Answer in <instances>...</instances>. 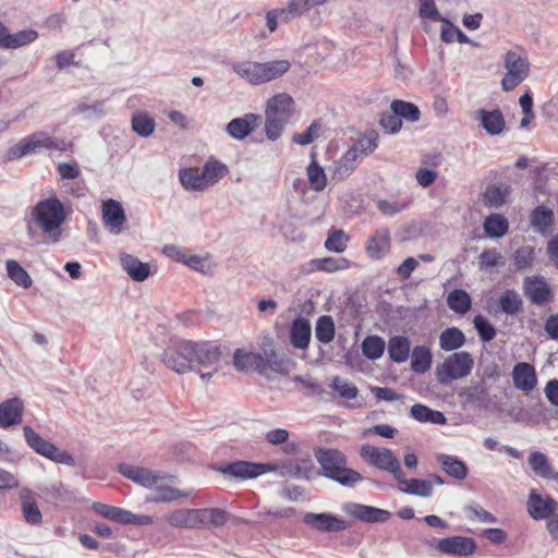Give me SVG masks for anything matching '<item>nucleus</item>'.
Here are the masks:
<instances>
[{
	"mask_svg": "<svg viewBox=\"0 0 558 558\" xmlns=\"http://www.w3.org/2000/svg\"><path fill=\"white\" fill-rule=\"evenodd\" d=\"M23 434L26 444L38 454L60 464L74 465L75 460L68 451L58 448L52 442L44 439L32 427L24 426Z\"/></svg>",
	"mask_w": 558,
	"mask_h": 558,
	"instance_id": "7",
	"label": "nucleus"
},
{
	"mask_svg": "<svg viewBox=\"0 0 558 558\" xmlns=\"http://www.w3.org/2000/svg\"><path fill=\"white\" fill-rule=\"evenodd\" d=\"M399 484L400 492L423 498H429L433 495L432 482L421 478L408 480L404 472L400 474V478H396Z\"/></svg>",
	"mask_w": 558,
	"mask_h": 558,
	"instance_id": "29",
	"label": "nucleus"
},
{
	"mask_svg": "<svg viewBox=\"0 0 558 558\" xmlns=\"http://www.w3.org/2000/svg\"><path fill=\"white\" fill-rule=\"evenodd\" d=\"M35 223L51 239V242L59 241L61 226L65 221V210L61 201L57 197H49L39 201L32 211Z\"/></svg>",
	"mask_w": 558,
	"mask_h": 558,
	"instance_id": "4",
	"label": "nucleus"
},
{
	"mask_svg": "<svg viewBox=\"0 0 558 558\" xmlns=\"http://www.w3.org/2000/svg\"><path fill=\"white\" fill-rule=\"evenodd\" d=\"M293 111V98L286 93H281L270 97L267 100L265 113H268L276 118L283 119L289 122L290 119L292 118Z\"/></svg>",
	"mask_w": 558,
	"mask_h": 558,
	"instance_id": "21",
	"label": "nucleus"
},
{
	"mask_svg": "<svg viewBox=\"0 0 558 558\" xmlns=\"http://www.w3.org/2000/svg\"><path fill=\"white\" fill-rule=\"evenodd\" d=\"M227 523V512L220 508L194 509V530L217 529Z\"/></svg>",
	"mask_w": 558,
	"mask_h": 558,
	"instance_id": "16",
	"label": "nucleus"
},
{
	"mask_svg": "<svg viewBox=\"0 0 558 558\" xmlns=\"http://www.w3.org/2000/svg\"><path fill=\"white\" fill-rule=\"evenodd\" d=\"M119 471L124 477L147 488H153L157 482H160V474L146 468L121 464Z\"/></svg>",
	"mask_w": 558,
	"mask_h": 558,
	"instance_id": "23",
	"label": "nucleus"
},
{
	"mask_svg": "<svg viewBox=\"0 0 558 558\" xmlns=\"http://www.w3.org/2000/svg\"><path fill=\"white\" fill-rule=\"evenodd\" d=\"M377 140L378 138L376 135H373V134L365 135V136L359 138L357 141H355L353 143V145L348 148V150H353L355 157L361 161V159L363 157L373 153L377 148V146H378Z\"/></svg>",
	"mask_w": 558,
	"mask_h": 558,
	"instance_id": "55",
	"label": "nucleus"
},
{
	"mask_svg": "<svg viewBox=\"0 0 558 558\" xmlns=\"http://www.w3.org/2000/svg\"><path fill=\"white\" fill-rule=\"evenodd\" d=\"M289 122L265 113V133L269 141H277Z\"/></svg>",
	"mask_w": 558,
	"mask_h": 558,
	"instance_id": "58",
	"label": "nucleus"
},
{
	"mask_svg": "<svg viewBox=\"0 0 558 558\" xmlns=\"http://www.w3.org/2000/svg\"><path fill=\"white\" fill-rule=\"evenodd\" d=\"M306 175L310 187L314 192H322L325 190L327 185V175L324 168L315 160L314 156L306 168Z\"/></svg>",
	"mask_w": 558,
	"mask_h": 558,
	"instance_id": "44",
	"label": "nucleus"
},
{
	"mask_svg": "<svg viewBox=\"0 0 558 558\" xmlns=\"http://www.w3.org/2000/svg\"><path fill=\"white\" fill-rule=\"evenodd\" d=\"M262 354L236 349L233 354V365L239 372L256 371L260 374Z\"/></svg>",
	"mask_w": 558,
	"mask_h": 558,
	"instance_id": "35",
	"label": "nucleus"
},
{
	"mask_svg": "<svg viewBox=\"0 0 558 558\" xmlns=\"http://www.w3.org/2000/svg\"><path fill=\"white\" fill-rule=\"evenodd\" d=\"M481 269L488 270L505 265V258L496 248L484 250L478 256Z\"/></svg>",
	"mask_w": 558,
	"mask_h": 558,
	"instance_id": "59",
	"label": "nucleus"
},
{
	"mask_svg": "<svg viewBox=\"0 0 558 558\" xmlns=\"http://www.w3.org/2000/svg\"><path fill=\"white\" fill-rule=\"evenodd\" d=\"M429 547H435L441 555L469 557L476 550V543L472 537L449 536L445 538H432L426 542Z\"/></svg>",
	"mask_w": 558,
	"mask_h": 558,
	"instance_id": "9",
	"label": "nucleus"
},
{
	"mask_svg": "<svg viewBox=\"0 0 558 558\" xmlns=\"http://www.w3.org/2000/svg\"><path fill=\"white\" fill-rule=\"evenodd\" d=\"M390 109L399 117L409 122H417L421 118L420 109L413 102L396 99L391 102Z\"/></svg>",
	"mask_w": 558,
	"mask_h": 558,
	"instance_id": "49",
	"label": "nucleus"
},
{
	"mask_svg": "<svg viewBox=\"0 0 558 558\" xmlns=\"http://www.w3.org/2000/svg\"><path fill=\"white\" fill-rule=\"evenodd\" d=\"M303 522L307 526L325 533L341 532L349 527L348 523L342 518L325 512H306L303 517Z\"/></svg>",
	"mask_w": 558,
	"mask_h": 558,
	"instance_id": "12",
	"label": "nucleus"
},
{
	"mask_svg": "<svg viewBox=\"0 0 558 558\" xmlns=\"http://www.w3.org/2000/svg\"><path fill=\"white\" fill-rule=\"evenodd\" d=\"M459 397L463 408L471 405H482L486 399V391L483 386L476 385L463 389Z\"/></svg>",
	"mask_w": 558,
	"mask_h": 558,
	"instance_id": "52",
	"label": "nucleus"
},
{
	"mask_svg": "<svg viewBox=\"0 0 558 558\" xmlns=\"http://www.w3.org/2000/svg\"><path fill=\"white\" fill-rule=\"evenodd\" d=\"M315 458L320 465L322 474L345 487H353L363 481L357 471L348 468V459L338 449L319 448L315 451Z\"/></svg>",
	"mask_w": 558,
	"mask_h": 558,
	"instance_id": "2",
	"label": "nucleus"
},
{
	"mask_svg": "<svg viewBox=\"0 0 558 558\" xmlns=\"http://www.w3.org/2000/svg\"><path fill=\"white\" fill-rule=\"evenodd\" d=\"M330 388L338 393V396L344 400H354L359 396V389L352 383L335 376L331 378Z\"/></svg>",
	"mask_w": 558,
	"mask_h": 558,
	"instance_id": "56",
	"label": "nucleus"
},
{
	"mask_svg": "<svg viewBox=\"0 0 558 558\" xmlns=\"http://www.w3.org/2000/svg\"><path fill=\"white\" fill-rule=\"evenodd\" d=\"M418 16L432 22H441L445 19L439 13L435 0H418Z\"/></svg>",
	"mask_w": 558,
	"mask_h": 558,
	"instance_id": "62",
	"label": "nucleus"
},
{
	"mask_svg": "<svg viewBox=\"0 0 558 558\" xmlns=\"http://www.w3.org/2000/svg\"><path fill=\"white\" fill-rule=\"evenodd\" d=\"M447 305L454 313L463 315L470 311L472 301L466 291L454 289L447 296Z\"/></svg>",
	"mask_w": 558,
	"mask_h": 558,
	"instance_id": "45",
	"label": "nucleus"
},
{
	"mask_svg": "<svg viewBox=\"0 0 558 558\" xmlns=\"http://www.w3.org/2000/svg\"><path fill=\"white\" fill-rule=\"evenodd\" d=\"M465 343L464 333L457 327L446 328L439 336L441 350L451 352L462 348Z\"/></svg>",
	"mask_w": 558,
	"mask_h": 558,
	"instance_id": "41",
	"label": "nucleus"
},
{
	"mask_svg": "<svg viewBox=\"0 0 558 558\" xmlns=\"http://www.w3.org/2000/svg\"><path fill=\"white\" fill-rule=\"evenodd\" d=\"M93 509L102 518L112 520L124 525L128 524L130 512L129 510L101 502H95L93 505Z\"/></svg>",
	"mask_w": 558,
	"mask_h": 558,
	"instance_id": "48",
	"label": "nucleus"
},
{
	"mask_svg": "<svg viewBox=\"0 0 558 558\" xmlns=\"http://www.w3.org/2000/svg\"><path fill=\"white\" fill-rule=\"evenodd\" d=\"M315 337L320 343L324 344L332 341L335 337V324L330 316L324 315L317 319L315 326Z\"/></svg>",
	"mask_w": 558,
	"mask_h": 558,
	"instance_id": "53",
	"label": "nucleus"
},
{
	"mask_svg": "<svg viewBox=\"0 0 558 558\" xmlns=\"http://www.w3.org/2000/svg\"><path fill=\"white\" fill-rule=\"evenodd\" d=\"M485 234L490 239H498L508 232V220L500 214H490L483 223Z\"/></svg>",
	"mask_w": 558,
	"mask_h": 558,
	"instance_id": "42",
	"label": "nucleus"
},
{
	"mask_svg": "<svg viewBox=\"0 0 558 558\" xmlns=\"http://www.w3.org/2000/svg\"><path fill=\"white\" fill-rule=\"evenodd\" d=\"M311 324L305 317H296L290 328V342L293 348L305 350L311 341Z\"/></svg>",
	"mask_w": 558,
	"mask_h": 558,
	"instance_id": "27",
	"label": "nucleus"
},
{
	"mask_svg": "<svg viewBox=\"0 0 558 558\" xmlns=\"http://www.w3.org/2000/svg\"><path fill=\"white\" fill-rule=\"evenodd\" d=\"M349 263L344 258H335V257H326V258H316L312 259L308 263V271L313 270H322L332 272L336 270L347 268Z\"/></svg>",
	"mask_w": 558,
	"mask_h": 558,
	"instance_id": "51",
	"label": "nucleus"
},
{
	"mask_svg": "<svg viewBox=\"0 0 558 558\" xmlns=\"http://www.w3.org/2000/svg\"><path fill=\"white\" fill-rule=\"evenodd\" d=\"M120 263L123 270L130 278L137 282L145 281L150 275L149 265L141 262L137 257L122 253L120 254Z\"/></svg>",
	"mask_w": 558,
	"mask_h": 558,
	"instance_id": "28",
	"label": "nucleus"
},
{
	"mask_svg": "<svg viewBox=\"0 0 558 558\" xmlns=\"http://www.w3.org/2000/svg\"><path fill=\"white\" fill-rule=\"evenodd\" d=\"M101 218L104 226L112 234H120L126 222V215L122 204L113 198L102 203Z\"/></svg>",
	"mask_w": 558,
	"mask_h": 558,
	"instance_id": "13",
	"label": "nucleus"
},
{
	"mask_svg": "<svg viewBox=\"0 0 558 558\" xmlns=\"http://www.w3.org/2000/svg\"><path fill=\"white\" fill-rule=\"evenodd\" d=\"M132 131L141 137H149L156 129L155 119L145 111H135L131 119Z\"/></svg>",
	"mask_w": 558,
	"mask_h": 558,
	"instance_id": "40",
	"label": "nucleus"
},
{
	"mask_svg": "<svg viewBox=\"0 0 558 558\" xmlns=\"http://www.w3.org/2000/svg\"><path fill=\"white\" fill-rule=\"evenodd\" d=\"M75 111L78 113H86L88 118H102L106 116L105 100H96L93 104L81 101L77 104Z\"/></svg>",
	"mask_w": 558,
	"mask_h": 558,
	"instance_id": "64",
	"label": "nucleus"
},
{
	"mask_svg": "<svg viewBox=\"0 0 558 558\" xmlns=\"http://www.w3.org/2000/svg\"><path fill=\"white\" fill-rule=\"evenodd\" d=\"M292 366L293 364L288 357L277 354L274 349L264 350L262 354L260 375L267 376L268 371L288 375Z\"/></svg>",
	"mask_w": 558,
	"mask_h": 558,
	"instance_id": "20",
	"label": "nucleus"
},
{
	"mask_svg": "<svg viewBox=\"0 0 558 558\" xmlns=\"http://www.w3.org/2000/svg\"><path fill=\"white\" fill-rule=\"evenodd\" d=\"M262 122V117L255 113H246L243 117L232 119L226 125V132L234 140L241 141L248 136Z\"/></svg>",
	"mask_w": 558,
	"mask_h": 558,
	"instance_id": "18",
	"label": "nucleus"
},
{
	"mask_svg": "<svg viewBox=\"0 0 558 558\" xmlns=\"http://www.w3.org/2000/svg\"><path fill=\"white\" fill-rule=\"evenodd\" d=\"M441 470L456 480H464L468 476V468L465 463L457 457L449 454H440L437 458Z\"/></svg>",
	"mask_w": 558,
	"mask_h": 558,
	"instance_id": "37",
	"label": "nucleus"
},
{
	"mask_svg": "<svg viewBox=\"0 0 558 558\" xmlns=\"http://www.w3.org/2000/svg\"><path fill=\"white\" fill-rule=\"evenodd\" d=\"M165 520L172 527L194 530V509H177L167 513Z\"/></svg>",
	"mask_w": 558,
	"mask_h": 558,
	"instance_id": "43",
	"label": "nucleus"
},
{
	"mask_svg": "<svg viewBox=\"0 0 558 558\" xmlns=\"http://www.w3.org/2000/svg\"><path fill=\"white\" fill-rule=\"evenodd\" d=\"M432 365V353L427 347L417 345L411 355V368L414 373L424 374Z\"/></svg>",
	"mask_w": 558,
	"mask_h": 558,
	"instance_id": "47",
	"label": "nucleus"
},
{
	"mask_svg": "<svg viewBox=\"0 0 558 558\" xmlns=\"http://www.w3.org/2000/svg\"><path fill=\"white\" fill-rule=\"evenodd\" d=\"M178 178L185 191L202 192L208 189L202 171L196 168L180 169Z\"/></svg>",
	"mask_w": 558,
	"mask_h": 558,
	"instance_id": "32",
	"label": "nucleus"
},
{
	"mask_svg": "<svg viewBox=\"0 0 558 558\" xmlns=\"http://www.w3.org/2000/svg\"><path fill=\"white\" fill-rule=\"evenodd\" d=\"M173 476H161L160 482H157L153 486V492L149 496L146 497V501L148 502H172L179 500L181 498H186L191 495V492H183L178 488H174L166 483V481H171Z\"/></svg>",
	"mask_w": 558,
	"mask_h": 558,
	"instance_id": "17",
	"label": "nucleus"
},
{
	"mask_svg": "<svg viewBox=\"0 0 558 558\" xmlns=\"http://www.w3.org/2000/svg\"><path fill=\"white\" fill-rule=\"evenodd\" d=\"M498 307L507 315L518 314L522 307L521 295L512 289H507L499 296Z\"/></svg>",
	"mask_w": 558,
	"mask_h": 558,
	"instance_id": "46",
	"label": "nucleus"
},
{
	"mask_svg": "<svg viewBox=\"0 0 558 558\" xmlns=\"http://www.w3.org/2000/svg\"><path fill=\"white\" fill-rule=\"evenodd\" d=\"M386 343L379 336H367L362 342L363 354L372 361L378 360L383 356Z\"/></svg>",
	"mask_w": 558,
	"mask_h": 558,
	"instance_id": "50",
	"label": "nucleus"
},
{
	"mask_svg": "<svg viewBox=\"0 0 558 558\" xmlns=\"http://www.w3.org/2000/svg\"><path fill=\"white\" fill-rule=\"evenodd\" d=\"M342 510L362 521L367 523H384L388 521L391 517V513L388 510L379 509L373 506L356 504V502H347L342 506Z\"/></svg>",
	"mask_w": 558,
	"mask_h": 558,
	"instance_id": "14",
	"label": "nucleus"
},
{
	"mask_svg": "<svg viewBox=\"0 0 558 558\" xmlns=\"http://www.w3.org/2000/svg\"><path fill=\"white\" fill-rule=\"evenodd\" d=\"M473 324L483 342H489L496 337L495 327L483 315H476L473 319Z\"/></svg>",
	"mask_w": 558,
	"mask_h": 558,
	"instance_id": "61",
	"label": "nucleus"
},
{
	"mask_svg": "<svg viewBox=\"0 0 558 558\" xmlns=\"http://www.w3.org/2000/svg\"><path fill=\"white\" fill-rule=\"evenodd\" d=\"M40 149L63 151L66 149V143L63 140L51 137L46 132L39 131L22 138L9 149L8 154L11 159H20Z\"/></svg>",
	"mask_w": 558,
	"mask_h": 558,
	"instance_id": "5",
	"label": "nucleus"
},
{
	"mask_svg": "<svg viewBox=\"0 0 558 558\" xmlns=\"http://www.w3.org/2000/svg\"><path fill=\"white\" fill-rule=\"evenodd\" d=\"M506 68L508 72L504 76L501 84L505 90H511L522 81L523 61L515 52H508L506 54Z\"/></svg>",
	"mask_w": 558,
	"mask_h": 558,
	"instance_id": "24",
	"label": "nucleus"
},
{
	"mask_svg": "<svg viewBox=\"0 0 558 558\" xmlns=\"http://www.w3.org/2000/svg\"><path fill=\"white\" fill-rule=\"evenodd\" d=\"M527 511L535 520L546 519L549 521L550 515L558 511V502L550 496H543L535 489H531L527 500Z\"/></svg>",
	"mask_w": 558,
	"mask_h": 558,
	"instance_id": "15",
	"label": "nucleus"
},
{
	"mask_svg": "<svg viewBox=\"0 0 558 558\" xmlns=\"http://www.w3.org/2000/svg\"><path fill=\"white\" fill-rule=\"evenodd\" d=\"M476 119L481 122L483 129L492 135L501 133L505 128L502 113L498 109L492 111L480 109L476 112Z\"/></svg>",
	"mask_w": 558,
	"mask_h": 558,
	"instance_id": "33",
	"label": "nucleus"
},
{
	"mask_svg": "<svg viewBox=\"0 0 558 558\" xmlns=\"http://www.w3.org/2000/svg\"><path fill=\"white\" fill-rule=\"evenodd\" d=\"M510 191V186L506 183L489 184L482 194L483 204L488 208H499L506 204Z\"/></svg>",
	"mask_w": 558,
	"mask_h": 558,
	"instance_id": "30",
	"label": "nucleus"
},
{
	"mask_svg": "<svg viewBox=\"0 0 558 558\" xmlns=\"http://www.w3.org/2000/svg\"><path fill=\"white\" fill-rule=\"evenodd\" d=\"M525 296L537 306H546L554 301L553 288L544 276L525 277Z\"/></svg>",
	"mask_w": 558,
	"mask_h": 558,
	"instance_id": "11",
	"label": "nucleus"
},
{
	"mask_svg": "<svg viewBox=\"0 0 558 558\" xmlns=\"http://www.w3.org/2000/svg\"><path fill=\"white\" fill-rule=\"evenodd\" d=\"M555 223V213L551 208L542 204L530 214L531 228L541 235H549Z\"/></svg>",
	"mask_w": 558,
	"mask_h": 558,
	"instance_id": "19",
	"label": "nucleus"
},
{
	"mask_svg": "<svg viewBox=\"0 0 558 558\" xmlns=\"http://www.w3.org/2000/svg\"><path fill=\"white\" fill-rule=\"evenodd\" d=\"M360 160L355 157L353 150H347L338 160H335L328 168L331 179L343 181L349 178L356 169Z\"/></svg>",
	"mask_w": 558,
	"mask_h": 558,
	"instance_id": "25",
	"label": "nucleus"
},
{
	"mask_svg": "<svg viewBox=\"0 0 558 558\" xmlns=\"http://www.w3.org/2000/svg\"><path fill=\"white\" fill-rule=\"evenodd\" d=\"M38 33L33 29L19 31L17 33L10 34L8 49H15L35 41Z\"/></svg>",
	"mask_w": 558,
	"mask_h": 558,
	"instance_id": "63",
	"label": "nucleus"
},
{
	"mask_svg": "<svg viewBox=\"0 0 558 558\" xmlns=\"http://www.w3.org/2000/svg\"><path fill=\"white\" fill-rule=\"evenodd\" d=\"M474 366V360L469 352L461 351L450 354L437 367V379L440 384L466 377Z\"/></svg>",
	"mask_w": 558,
	"mask_h": 558,
	"instance_id": "6",
	"label": "nucleus"
},
{
	"mask_svg": "<svg viewBox=\"0 0 558 558\" xmlns=\"http://www.w3.org/2000/svg\"><path fill=\"white\" fill-rule=\"evenodd\" d=\"M527 463L537 477L558 483V472L554 471L548 457L537 450L531 451Z\"/></svg>",
	"mask_w": 558,
	"mask_h": 558,
	"instance_id": "26",
	"label": "nucleus"
},
{
	"mask_svg": "<svg viewBox=\"0 0 558 558\" xmlns=\"http://www.w3.org/2000/svg\"><path fill=\"white\" fill-rule=\"evenodd\" d=\"M9 278L22 288H29L32 286V278L27 271L13 259L7 260L5 264Z\"/></svg>",
	"mask_w": 558,
	"mask_h": 558,
	"instance_id": "54",
	"label": "nucleus"
},
{
	"mask_svg": "<svg viewBox=\"0 0 558 558\" xmlns=\"http://www.w3.org/2000/svg\"><path fill=\"white\" fill-rule=\"evenodd\" d=\"M21 508L25 521L32 525H38L43 521V514L37 506L33 493L24 488L20 493Z\"/></svg>",
	"mask_w": 558,
	"mask_h": 558,
	"instance_id": "31",
	"label": "nucleus"
},
{
	"mask_svg": "<svg viewBox=\"0 0 558 558\" xmlns=\"http://www.w3.org/2000/svg\"><path fill=\"white\" fill-rule=\"evenodd\" d=\"M349 238L342 230H331L326 242L325 247L335 253H342L347 248Z\"/></svg>",
	"mask_w": 558,
	"mask_h": 558,
	"instance_id": "60",
	"label": "nucleus"
},
{
	"mask_svg": "<svg viewBox=\"0 0 558 558\" xmlns=\"http://www.w3.org/2000/svg\"><path fill=\"white\" fill-rule=\"evenodd\" d=\"M291 68L288 60H271L267 62L238 61L232 63V70L251 85H262L277 80Z\"/></svg>",
	"mask_w": 558,
	"mask_h": 558,
	"instance_id": "3",
	"label": "nucleus"
},
{
	"mask_svg": "<svg viewBox=\"0 0 558 558\" xmlns=\"http://www.w3.org/2000/svg\"><path fill=\"white\" fill-rule=\"evenodd\" d=\"M360 456L369 465L392 474L393 478H400L402 472L400 461L388 448H378L373 445H363Z\"/></svg>",
	"mask_w": 558,
	"mask_h": 558,
	"instance_id": "8",
	"label": "nucleus"
},
{
	"mask_svg": "<svg viewBox=\"0 0 558 558\" xmlns=\"http://www.w3.org/2000/svg\"><path fill=\"white\" fill-rule=\"evenodd\" d=\"M277 469L278 465L275 463H259L239 460L228 463L219 470L223 475L245 481L256 478L269 472H275Z\"/></svg>",
	"mask_w": 558,
	"mask_h": 558,
	"instance_id": "10",
	"label": "nucleus"
},
{
	"mask_svg": "<svg viewBox=\"0 0 558 558\" xmlns=\"http://www.w3.org/2000/svg\"><path fill=\"white\" fill-rule=\"evenodd\" d=\"M202 173L207 187L217 184L222 178L228 174V168L221 161L210 157L202 168Z\"/></svg>",
	"mask_w": 558,
	"mask_h": 558,
	"instance_id": "39",
	"label": "nucleus"
},
{
	"mask_svg": "<svg viewBox=\"0 0 558 558\" xmlns=\"http://www.w3.org/2000/svg\"><path fill=\"white\" fill-rule=\"evenodd\" d=\"M410 415L420 423H432L436 425H445L447 423V418L442 412L433 410L422 403L412 405Z\"/></svg>",
	"mask_w": 558,
	"mask_h": 558,
	"instance_id": "36",
	"label": "nucleus"
},
{
	"mask_svg": "<svg viewBox=\"0 0 558 558\" xmlns=\"http://www.w3.org/2000/svg\"><path fill=\"white\" fill-rule=\"evenodd\" d=\"M390 248V233L387 229L377 230L366 245V252L373 259L381 258Z\"/></svg>",
	"mask_w": 558,
	"mask_h": 558,
	"instance_id": "34",
	"label": "nucleus"
},
{
	"mask_svg": "<svg viewBox=\"0 0 558 558\" xmlns=\"http://www.w3.org/2000/svg\"><path fill=\"white\" fill-rule=\"evenodd\" d=\"M220 356L219 347L213 342L180 340L163 350L161 362L177 374H185L198 367L214 366L219 363Z\"/></svg>",
	"mask_w": 558,
	"mask_h": 558,
	"instance_id": "1",
	"label": "nucleus"
},
{
	"mask_svg": "<svg viewBox=\"0 0 558 558\" xmlns=\"http://www.w3.org/2000/svg\"><path fill=\"white\" fill-rule=\"evenodd\" d=\"M24 403L20 398H11L0 403V427L10 428L22 421Z\"/></svg>",
	"mask_w": 558,
	"mask_h": 558,
	"instance_id": "22",
	"label": "nucleus"
},
{
	"mask_svg": "<svg viewBox=\"0 0 558 558\" xmlns=\"http://www.w3.org/2000/svg\"><path fill=\"white\" fill-rule=\"evenodd\" d=\"M328 0H289L287 4V14L296 17L304 15L315 7L323 5Z\"/></svg>",
	"mask_w": 558,
	"mask_h": 558,
	"instance_id": "57",
	"label": "nucleus"
},
{
	"mask_svg": "<svg viewBox=\"0 0 558 558\" xmlns=\"http://www.w3.org/2000/svg\"><path fill=\"white\" fill-rule=\"evenodd\" d=\"M410 340L403 336H393L388 341V354L395 363H403L409 359Z\"/></svg>",
	"mask_w": 558,
	"mask_h": 558,
	"instance_id": "38",
	"label": "nucleus"
}]
</instances>
